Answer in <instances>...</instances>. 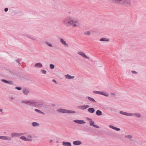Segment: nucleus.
<instances>
[{
	"label": "nucleus",
	"mask_w": 146,
	"mask_h": 146,
	"mask_svg": "<svg viewBox=\"0 0 146 146\" xmlns=\"http://www.w3.org/2000/svg\"><path fill=\"white\" fill-rule=\"evenodd\" d=\"M62 23L68 26H70L74 23L78 22L77 20L74 19L73 18L68 17H66L62 20Z\"/></svg>",
	"instance_id": "1"
},
{
	"label": "nucleus",
	"mask_w": 146,
	"mask_h": 146,
	"mask_svg": "<svg viewBox=\"0 0 146 146\" xmlns=\"http://www.w3.org/2000/svg\"><path fill=\"white\" fill-rule=\"evenodd\" d=\"M57 111L58 112L63 113H76V112L74 111L67 110L65 109L62 108L58 109L57 110Z\"/></svg>",
	"instance_id": "2"
},
{
	"label": "nucleus",
	"mask_w": 146,
	"mask_h": 146,
	"mask_svg": "<svg viewBox=\"0 0 146 146\" xmlns=\"http://www.w3.org/2000/svg\"><path fill=\"white\" fill-rule=\"evenodd\" d=\"M34 107L38 108H41L43 106L42 102L40 100H34Z\"/></svg>",
	"instance_id": "3"
},
{
	"label": "nucleus",
	"mask_w": 146,
	"mask_h": 146,
	"mask_svg": "<svg viewBox=\"0 0 146 146\" xmlns=\"http://www.w3.org/2000/svg\"><path fill=\"white\" fill-rule=\"evenodd\" d=\"M21 103H24L27 105L34 107V100H30L28 101L23 100L22 101Z\"/></svg>",
	"instance_id": "4"
},
{
	"label": "nucleus",
	"mask_w": 146,
	"mask_h": 146,
	"mask_svg": "<svg viewBox=\"0 0 146 146\" xmlns=\"http://www.w3.org/2000/svg\"><path fill=\"white\" fill-rule=\"evenodd\" d=\"M20 80L22 81H26L29 80V77L27 76L24 75H21L19 77Z\"/></svg>",
	"instance_id": "5"
},
{
	"label": "nucleus",
	"mask_w": 146,
	"mask_h": 146,
	"mask_svg": "<svg viewBox=\"0 0 146 146\" xmlns=\"http://www.w3.org/2000/svg\"><path fill=\"white\" fill-rule=\"evenodd\" d=\"M22 89L23 93L25 95H27L30 92L29 89L28 88H23Z\"/></svg>",
	"instance_id": "6"
},
{
	"label": "nucleus",
	"mask_w": 146,
	"mask_h": 146,
	"mask_svg": "<svg viewBox=\"0 0 146 146\" xmlns=\"http://www.w3.org/2000/svg\"><path fill=\"white\" fill-rule=\"evenodd\" d=\"M131 3L130 0H124L123 6H128L130 5Z\"/></svg>",
	"instance_id": "7"
},
{
	"label": "nucleus",
	"mask_w": 146,
	"mask_h": 146,
	"mask_svg": "<svg viewBox=\"0 0 146 146\" xmlns=\"http://www.w3.org/2000/svg\"><path fill=\"white\" fill-rule=\"evenodd\" d=\"M73 121L75 123H77L79 124H83L86 123L84 120L79 119L74 120Z\"/></svg>",
	"instance_id": "8"
},
{
	"label": "nucleus",
	"mask_w": 146,
	"mask_h": 146,
	"mask_svg": "<svg viewBox=\"0 0 146 146\" xmlns=\"http://www.w3.org/2000/svg\"><path fill=\"white\" fill-rule=\"evenodd\" d=\"M90 107L88 105H84L83 106H77L78 108L81 109L82 110H85L87 108H88Z\"/></svg>",
	"instance_id": "9"
},
{
	"label": "nucleus",
	"mask_w": 146,
	"mask_h": 146,
	"mask_svg": "<svg viewBox=\"0 0 146 146\" xmlns=\"http://www.w3.org/2000/svg\"><path fill=\"white\" fill-rule=\"evenodd\" d=\"M119 113L121 114L126 116H132L133 115V114L132 113L124 112L122 111H120Z\"/></svg>",
	"instance_id": "10"
},
{
	"label": "nucleus",
	"mask_w": 146,
	"mask_h": 146,
	"mask_svg": "<svg viewBox=\"0 0 146 146\" xmlns=\"http://www.w3.org/2000/svg\"><path fill=\"white\" fill-rule=\"evenodd\" d=\"M0 139L4 140H11V137L8 136H0Z\"/></svg>",
	"instance_id": "11"
},
{
	"label": "nucleus",
	"mask_w": 146,
	"mask_h": 146,
	"mask_svg": "<svg viewBox=\"0 0 146 146\" xmlns=\"http://www.w3.org/2000/svg\"><path fill=\"white\" fill-rule=\"evenodd\" d=\"M78 54L82 56L85 58L88 59L89 58L84 53L81 52H79Z\"/></svg>",
	"instance_id": "12"
},
{
	"label": "nucleus",
	"mask_w": 146,
	"mask_h": 146,
	"mask_svg": "<svg viewBox=\"0 0 146 146\" xmlns=\"http://www.w3.org/2000/svg\"><path fill=\"white\" fill-rule=\"evenodd\" d=\"M124 0H115L113 3L123 5Z\"/></svg>",
	"instance_id": "13"
},
{
	"label": "nucleus",
	"mask_w": 146,
	"mask_h": 146,
	"mask_svg": "<svg viewBox=\"0 0 146 146\" xmlns=\"http://www.w3.org/2000/svg\"><path fill=\"white\" fill-rule=\"evenodd\" d=\"M62 145L64 146H71V144L70 142L68 141H63Z\"/></svg>",
	"instance_id": "14"
},
{
	"label": "nucleus",
	"mask_w": 146,
	"mask_h": 146,
	"mask_svg": "<svg viewBox=\"0 0 146 146\" xmlns=\"http://www.w3.org/2000/svg\"><path fill=\"white\" fill-rule=\"evenodd\" d=\"M109 127L111 129H112L117 131H119L120 130V129L119 128L115 127L113 126L112 125H110L109 126Z\"/></svg>",
	"instance_id": "15"
},
{
	"label": "nucleus",
	"mask_w": 146,
	"mask_h": 146,
	"mask_svg": "<svg viewBox=\"0 0 146 146\" xmlns=\"http://www.w3.org/2000/svg\"><path fill=\"white\" fill-rule=\"evenodd\" d=\"M60 41L65 46H66L67 47H68V45L66 43L65 41H64V40L62 38H60Z\"/></svg>",
	"instance_id": "16"
},
{
	"label": "nucleus",
	"mask_w": 146,
	"mask_h": 146,
	"mask_svg": "<svg viewBox=\"0 0 146 146\" xmlns=\"http://www.w3.org/2000/svg\"><path fill=\"white\" fill-rule=\"evenodd\" d=\"M82 143L81 141L78 140L75 141L73 142V144L76 145H80Z\"/></svg>",
	"instance_id": "17"
},
{
	"label": "nucleus",
	"mask_w": 146,
	"mask_h": 146,
	"mask_svg": "<svg viewBox=\"0 0 146 146\" xmlns=\"http://www.w3.org/2000/svg\"><path fill=\"white\" fill-rule=\"evenodd\" d=\"M88 111L90 113H93L95 111V110L94 108L91 107L88 109Z\"/></svg>",
	"instance_id": "18"
},
{
	"label": "nucleus",
	"mask_w": 146,
	"mask_h": 146,
	"mask_svg": "<svg viewBox=\"0 0 146 146\" xmlns=\"http://www.w3.org/2000/svg\"><path fill=\"white\" fill-rule=\"evenodd\" d=\"M34 67L36 68H40L42 67V64L40 63H37L35 64Z\"/></svg>",
	"instance_id": "19"
},
{
	"label": "nucleus",
	"mask_w": 146,
	"mask_h": 146,
	"mask_svg": "<svg viewBox=\"0 0 146 146\" xmlns=\"http://www.w3.org/2000/svg\"><path fill=\"white\" fill-rule=\"evenodd\" d=\"M65 76L66 78L69 79H73L74 78V76H72L68 74L65 75Z\"/></svg>",
	"instance_id": "20"
},
{
	"label": "nucleus",
	"mask_w": 146,
	"mask_h": 146,
	"mask_svg": "<svg viewBox=\"0 0 146 146\" xmlns=\"http://www.w3.org/2000/svg\"><path fill=\"white\" fill-rule=\"evenodd\" d=\"M96 114L97 115L100 116L102 115V112L100 110H98L96 112Z\"/></svg>",
	"instance_id": "21"
},
{
	"label": "nucleus",
	"mask_w": 146,
	"mask_h": 146,
	"mask_svg": "<svg viewBox=\"0 0 146 146\" xmlns=\"http://www.w3.org/2000/svg\"><path fill=\"white\" fill-rule=\"evenodd\" d=\"M100 40L101 41L108 42L110 41V40L106 38H100Z\"/></svg>",
	"instance_id": "22"
},
{
	"label": "nucleus",
	"mask_w": 146,
	"mask_h": 146,
	"mask_svg": "<svg viewBox=\"0 0 146 146\" xmlns=\"http://www.w3.org/2000/svg\"><path fill=\"white\" fill-rule=\"evenodd\" d=\"M32 126L33 127H36L39 125V124L36 122H33L32 123Z\"/></svg>",
	"instance_id": "23"
},
{
	"label": "nucleus",
	"mask_w": 146,
	"mask_h": 146,
	"mask_svg": "<svg viewBox=\"0 0 146 146\" xmlns=\"http://www.w3.org/2000/svg\"><path fill=\"white\" fill-rule=\"evenodd\" d=\"M88 99L90 101H92L94 103L96 102V101L94 100V99L92 98H91L90 97L88 96Z\"/></svg>",
	"instance_id": "24"
},
{
	"label": "nucleus",
	"mask_w": 146,
	"mask_h": 146,
	"mask_svg": "<svg viewBox=\"0 0 146 146\" xmlns=\"http://www.w3.org/2000/svg\"><path fill=\"white\" fill-rule=\"evenodd\" d=\"M100 94L105 96L106 97L108 96L109 95L108 94H106L103 92H101Z\"/></svg>",
	"instance_id": "25"
},
{
	"label": "nucleus",
	"mask_w": 146,
	"mask_h": 146,
	"mask_svg": "<svg viewBox=\"0 0 146 146\" xmlns=\"http://www.w3.org/2000/svg\"><path fill=\"white\" fill-rule=\"evenodd\" d=\"M45 43L46 45H47L48 46L50 47H53L51 43H49L47 41L45 42Z\"/></svg>",
	"instance_id": "26"
},
{
	"label": "nucleus",
	"mask_w": 146,
	"mask_h": 146,
	"mask_svg": "<svg viewBox=\"0 0 146 146\" xmlns=\"http://www.w3.org/2000/svg\"><path fill=\"white\" fill-rule=\"evenodd\" d=\"M11 136L13 137L15 136L17 137L18 136V134L15 133H13L11 134Z\"/></svg>",
	"instance_id": "27"
},
{
	"label": "nucleus",
	"mask_w": 146,
	"mask_h": 146,
	"mask_svg": "<svg viewBox=\"0 0 146 146\" xmlns=\"http://www.w3.org/2000/svg\"><path fill=\"white\" fill-rule=\"evenodd\" d=\"M132 114H133V115H135L137 117H140L141 116V115L139 113H132Z\"/></svg>",
	"instance_id": "28"
},
{
	"label": "nucleus",
	"mask_w": 146,
	"mask_h": 146,
	"mask_svg": "<svg viewBox=\"0 0 146 146\" xmlns=\"http://www.w3.org/2000/svg\"><path fill=\"white\" fill-rule=\"evenodd\" d=\"M94 122L92 120H91L90 121V125L91 126H93L94 125Z\"/></svg>",
	"instance_id": "29"
},
{
	"label": "nucleus",
	"mask_w": 146,
	"mask_h": 146,
	"mask_svg": "<svg viewBox=\"0 0 146 146\" xmlns=\"http://www.w3.org/2000/svg\"><path fill=\"white\" fill-rule=\"evenodd\" d=\"M20 138L22 139V140H23L24 141H26V138H27L25 137V136H21V137Z\"/></svg>",
	"instance_id": "30"
},
{
	"label": "nucleus",
	"mask_w": 146,
	"mask_h": 146,
	"mask_svg": "<svg viewBox=\"0 0 146 146\" xmlns=\"http://www.w3.org/2000/svg\"><path fill=\"white\" fill-rule=\"evenodd\" d=\"M55 66L54 65L52 64H50V67L51 69H53L54 68Z\"/></svg>",
	"instance_id": "31"
},
{
	"label": "nucleus",
	"mask_w": 146,
	"mask_h": 146,
	"mask_svg": "<svg viewBox=\"0 0 146 146\" xmlns=\"http://www.w3.org/2000/svg\"><path fill=\"white\" fill-rule=\"evenodd\" d=\"M100 91H93V92L94 94H100Z\"/></svg>",
	"instance_id": "32"
},
{
	"label": "nucleus",
	"mask_w": 146,
	"mask_h": 146,
	"mask_svg": "<svg viewBox=\"0 0 146 146\" xmlns=\"http://www.w3.org/2000/svg\"><path fill=\"white\" fill-rule=\"evenodd\" d=\"M125 137L128 139H131L132 138V136L131 135H125Z\"/></svg>",
	"instance_id": "33"
},
{
	"label": "nucleus",
	"mask_w": 146,
	"mask_h": 146,
	"mask_svg": "<svg viewBox=\"0 0 146 146\" xmlns=\"http://www.w3.org/2000/svg\"><path fill=\"white\" fill-rule=\"evenodd\" d=\"M90 32L89 31H87L84 33V34L85 35H90Z\"/></svg>",
	"instance_id": "34"
},
{
	"label": "nucleus",
	"mask_w": 146,
	"mask_h": 146,
	"mask_svg": "<svg viewBox=\"0 0 146 146\" xmlns=\"http://www.w3.org/2000/svg\"><path fill=\"white\" fill-rule=\"evenodd\" d=\"M41 72L44 74H45L46 73V71L44 69L41 70Z\"/></svg>",
	"instance_id": "35"
},
{
	"label": "nucleus",
	"mask_w": 146,
	"mask_h": 146,
	"mask_svg": "<svg viewBox=\"0 0 146 146\" xmlns=\"http://www.w3.org/2000/svg\"><path fill=\"white\" fill-rule=\"evenodd\" d=\"M1 81L4 83L7 84L9 82V81H7L5 79H2Z\"/></svg>",
	"instance_id": "36"
},
{
	"label": "nucleus",
	"mask_w": 146,
	"mask_h": 146,
	"mask_svg": "<svg viewBox=\"0 0 146 146\" xmlns=\"http://www.w3.org/2000/svg\"><path fill=\"white\" fill-rule=\"evenodd\" d=\"M35 110L36 112H38V113H40V111L38 109H35Z\"/></svg>",
	"instance_id": "37"
},
{
	"label": "nucleus",
	"mask_w": 146,
	"mask_h": 146,
	"mask_svg": "<svg viewBox=\"0 0 146 146\" xmlns=\"http://www.w3.org/2000/svg\"><path fill=\"white\" fill-rule=\"evenodd\" d=\"M93 127L97 128H100V127L99 126H98L96 125L95 124H94V125Z\"/></svg>",
	"instance_id": "38"
},
{
	"label": "nucleus",
	"mask_w": 146,
	"mask_h": 146,
	"mask_svg": "<svg viewBox=\"0 0 146 146\" xmlns=\"http://www.w3.org/2000/svg\"><path fill=\"white\" fill-rule=\"evenodd\" d=\"M76 23H74L72 25L73 27H76L77 26Z\"/></svg>",
	"instance_id": "39"
},
{
	"label": "nucleus",
	"mask_w": 146,
	"mask_h": 146,
	"mask_svg": "<svg viewBox=\"0 0 146 146\" xmlns=\"http://www.w3.org/2000/svg\"><path fill=\"white\" fill-rule=\"evenodd\" d=\"M131 72L133 74H137V72H136L134 70L132 71Z\"/></svg>",
	"instance_id": "40"
},
{
	"label": "nucleus",
	"mask_w": 146,
	"mask_h": 146,
	"mask_svg": "<svg viewBox=\"0 0 146 146\" xmlns=\"http://www.w3.org/2000/svg\"><path fill=\"white\" fill-rule=\"evenodd\" d=\"M25 36H26L27 37L30 38L31 36H30L29 35L26 34L25 35Z\"/></svg>",
	"instance_id": "41"
},
{
	"label": "nucleus",
	"mask_w": 146,
	"mask_h": 146,
	"mask_svg": "<svg viewBox=\"0 0 146 146\" xmlns=\"http://www.w3.org/2000/svg\"><path fill=\"white\" fill-rule=\"evenodd\" d=\"M25 36H26L27 37L30 38L31 36H30L29 35L26 34L25 35Z\"/></svg>",
	"instance_id": "42"
},
{
	"label": "nucleus",
	"mask_w": 146,
	"mask_h": 146,
	"mask_svg": "<svg viewBox=\"0 0 146 146\" xmlns=\"http://www.w3.org/2000/svg\"><path fill=\"white\" fill-rule=\"evenodd\" d=\"M8 10V8H5L4 9V11L5 12H7Z\"/></svg>",
	"instance_id": "43"
},
{
	"label": "nucleus",
	"mask_w": 146,
	"mask_h": 146,
	"mask_svg": "<svg viewBox=\"0 0 146 146\" xmlns=\"http://www.w3.org/2000/svg\"><path fill=\"white\" fill-rule=\"evenodd\" d=\"M32 140L31 139H29L28 138H26V141H32Z\"/></svg>",
	"instance_id": "44"
},
{
	"label": "nucleus",
	"mask_w": 146,
	"mask_h": 146,
	"mask_svg": "<svg viewBox=\"0 0 146 146\" xmlns=\"http://www.w3.org/2000/svg\"><path fill=\"white\" fill-rule=\"evenodd\" d=\"M53 82H55L56 84H57L58 83L54 79H53L52 80Z\"/></svg>",
	"instance_id": "45"
},
{
	"label": "nucleus",
	"mask_w": 146,
	"mask_h": 146,
	"mask_svg": "<svg viewBox=\"0 0 146 146\" xmlns=\"http://www.w3.org/2000/svg\"><path fill=\"white\" fill-rule=\"evenodd\" d=\"M86 118L88 120H92V119L91 118H89V117H86Z\"/></svg>",
	"instance_id": "46"
},
{
	"label": "nucleus",
	"mask_w": 146,
	"mask_h": 146,
	"mask_svg": "<svg viewBox=\"0 0 146 146\" xmlns=\"http://www.w3.org/2000/svg\"><path fill=\"white\" fill-rule=\"evenodd\" d=\"M23 14V13L21 11L19 12V14L22 15Z\"/></svg>",
	"instance_id": "47"
},
{
	"label": "nucleus",
	"mask_w": 146,
	"mask_h": 146,
	"mask_svg": "<svg viewBox=\"0 0 146 146\" xmlns=\"http://www.w3.org/2000/svg\"><path fill=\"white\" fill-rule=\"evenodd\" d=\"M30 38L32 39L33 40H37L36 39H35V38H32V37H31V38Z\"/></svg>",
	"instance_id": "48"
},
{
	"label": "nucleus",
	"mask_w": 146,
	"mask_h": 146,
	"mask_svg": "<svg viewBox=\"0 0 146 146\" xmlns=\"http://www.w3.org/2000/svg\"><path fill=\"white\" fill-rule=\"evenodd\" d=\"M7 84H12V81H9V82Z\"/></svg>",
	"instance_id": "49"
},
{
	"label": "nucleus",
	"mask_w": 146,
	"mask_h": 146,
	"mask_svg": "<svg viewBox=\"0 0 146 146\" xmlns=\"http://www.w3.org/2000/svg\"><path fill=\"white\" fill-rule=\"evenodd\" d=\"M110 94L111 95H113L114 96H115V94L114 93H110Z\"/></svg>",
	"instance_id": "50"
},
{
	"label": "nucleus",
	"mask_w": 146,
	"mask_h": 146,
	"mask_svg": "<svg viewBox=\"0 0 146 146\" xmlns=\"http://www.w3.org/2000/svg\"><path fill=\"white\" fill-rule=\"evenodd\" d=\"M3 110L2 109H0V111L2 113H3Z\"/></svg>",
	"instance_id": "51"
},
{
	"label": "nucleus",
	"mask_w": 146,
	"mask_h": 146,
	"mask_svg": "<svg viewBox=\"0 0 146 146\" xmlns=\"http://www.w3.org/2000/svg\"><path fill=\"white\" fill-rule=\"evenodd\" d=\"M40 113L42 114H44V112H43L41 111H40Z\"/></svg>",
	"instance_id": "52"
},
{
	"label": "nucleus",
	"mask_w": 146,
	"mask_h": 146,
	"mask_svg": "<svg viewBox=\"0 0 146 146\" xmlns=\"http://www.w3.org/2000/svg\"><path fill=\"white\" fill-rule=\"evenodd\" d=\"M22 89V88L20 87H19V90H21Z\"/></svg>",
	"instance_id": "53"
},
{
	"label": "nucleus",
	"mask_w": 146,
	"mask_h": 146,
	"mask_svg": "<svg viewBox=\"0 0 146 146\" xmlns=\"http://www.w3.org/2000/svg\"><path fill=\"white\" fill-rule=\"evenodd\" d=\"M19 66H20V65L21 66V63H20V61L19 60Z\"/></svg>",
	"instance_id": "54"
},
{
	"label": "nucleus",
	"mask_w": 146,
	"mask_h": 146,
	"mask_svg": "<svg viewBox=\"0 0 146 146\" xmlns=\"http://www.w3.org/2000/svg\"><path fill=\"white\" fill-rule=\"evenodd\" d=\"M15 61L16 62L18 63V59H17Z\"/></svg>",
	"instance_id": "55"
},
{
	"label": "nucleus",
	"mask_w": 146,
	"mask_h": 146,
	"mask_svg": "<svg viewBox=\"0 0 146 146\" xmlns=\"http://www.w3.org/2000/svg\"><path fill=\"white\" fill-rule=\"evenodd\" d=\"M52 106H55V104H52Z\"/></svg>",
	"instance_id": "56"
},
{
	"label": "nucleus",
	"mask_w": 146,
	"mask_h": 146,
	"mask_svg": "<svg viewBox=\"0 0 146 146\" xmlns=\"http://www.w3.org/2000/svg\"><path fill=\"white\" fill-rule=\"evenodd\" d=\"M52 141H53V140L52 139L50 140V143H52Z\"/></svg>",
	"instance_id": "57"
},
{
	"label": "nucleus",
	"mask_w": 146,
	"mask_h": 146,
	"mask_svg": "<svg viewBox=\"0 0 146 146\" xmlns=\"http://www.w3.org/2000/svg\"><path fill=\"white\" fill-rule=\"evenodd\" d=\"M15 88L17 89V90H18V87H16Z\"/></svg>",
	"instance_id": "58"
},
{
	"label": "nucleus",
	"mask_w": 146,
	"mask_h": 146,
	"mask_svg": "<svg viewBox=\"0 0 146 146\" xmlns=\"http://www.w3.org/2000/svg\"><path fill=\"white\" fill-rule=\"evenodd\" d=\"M19 136H20V135H22V134H20V133H19Z\"/></svg>",
	"instance_id": "59"
},
{
	"label": "nucleus",
	"mask_w": 146,
	"mask_h": 146,
	"mask_svg": "<svg viewBox=\"0 0 146 146\" xmlns=\"http://www.w3.org/2000/svg\"><path fill=\"white\" fill-rule=\"evenodd\" d=\"M112 2H113L115 0H111Z\"/></svg>",
	"instance_id": "60"
},
{
	"label": "nucleus",
	"mask_w": 146,
	"mask_h": 146,
	"mask_svg": "<svg viewBox=\"0 0 146 146\" xmlns=\"http://www.w3.org/2000/svg\"><path fill=\"white\" fill-rule=\"evenodd\" d=\"M11 99H14V98H13L12 97V98H11Z\"/></svg>",
	"instance_id": "61"
},
{
	"label": "nucleus",
	"mask_w": 146,
	"mask_h": 146,
	"mask_svg": "<svg viewBox=\"0 0 146 146\" xmlns=\"http://www.w3.org/2000/svg\"><path fill=\"white\" fill-rule=\"evenodd\" d=\"M56 143H58V141H56Z\"/></svg>",
	"instance_id": "62"
},
{
	"label": "nucleus",
	"mask_w": 146,
	"mask_h": 146,
	"mask_svg": "<svg viewBox=\"0 0 146 146\" xmlns=\"http://www.w3.org/2000/svg\"><path fill=\"white\" fill-rule=\"evenodd\" d=\"M29 136L30 137H31V135H30Z\"/></svg>",
	"instance_id": "63"
}]
</instances>
